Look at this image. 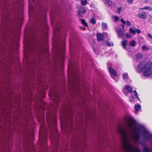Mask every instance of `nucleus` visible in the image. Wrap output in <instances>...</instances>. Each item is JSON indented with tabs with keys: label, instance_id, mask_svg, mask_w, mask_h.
<instances>
[{
	"label": "nucleus",
	"instance_id": "nucleus-23",
	"mask_svg": "<svg viewBox=\"0 0 152 152\" xmlns=\"http://www.w3.org/2000/svg\"><path fill=\"white\" fill-rule=\"evenodd\" d=\"M135 42L134 40L132 41L130 43L129 45L130 46H134L135 45Z\"/></svg>",
	"mask_w": 152,
	"mask_h": 152
},
{
	"label": "nucleus",
	"instance_id": "nucleus-27",
	"mask_svg": "<svg viewBox=\"0 0 152 152\" xmlns=\"http://www.w3.org/2000/svg\"><path fill=\"white\" fill-rule=\"evenodd\" d=\"M107 45L109 46H113V42L110 43L109 41H107L106 42Z\"/></svg>",
	"mask_w": 152,
	"mask_h": 152
},
{
	"label": "nucleus",
	"instance_id": "nucleus-20",
	"mask_svg": "<svg viewBox=\"0 0 152 152\" xmlns=\"http://www.w3.org/2000/svg\"><path fill=\"white\" fill-rule=\"evenodd\" d=\"M102 28L103 29H106L107 28V25L106 23L103 22L102 23Z\"/></svg>",
	"mask_w": 152,
	"mask_h": 152
},
{
	"label": "nucleus",
	"instance_id": "nucleus-8",
	"mask_svg": "<svg viewBox=\"0 0 152 152\" xmlns=\"http://www.w3.org/2000/svg\"><path fill=\"white\" fill-rule=\"evenodd\" d=\"M117 32L119 37H123L124 35V31L121 29H119L117 31Z\"/></svg>",
	"mask_w": 152,
	"mask_h": 152
},
{
	"label": "nucleus",
	"instance_id": "nucleus-25",
	"mask_svg": "<svg viewBox=\"0 0 152 152\" xmlns=\"http://www.w3.org/2000/svg\"><path fill=\"white\" fill-rule=\"evenodd\" d=\"M122 9V7H118L117 9V12L119 14H120L121 13V11Z\"/></svg>",
	"mask_w": 152,
	"mask_h": 152
},
{
	"label": "nucleus",
	"instance_id": "nucleus-9",
	"mask_svg": "<svg viewBox=\"0 0 152 152\" xmlns=\"http://www.w3.org/2000/svg\"><path fill=\"white\" fill-rule=\"evenodd\" d=\"M140 143L142 146L143 147V152H149V151L151 149L148 148L146 145L142 142H140Z\"/></svg>",
	"mask_w": 152,
	"mask_h": 152
},
{
	"label": "nucleus",
	"instance_id": "nucleus-10",
	"mask_svg": "<svg viewBox=\"0 0 152 152\" xmlns=\"http://www.w3.org/2000/svg\"><path fill=\"white\" fill-rule=\"evenodd\" d=\"M109 72L110 74L113 75L114 77H115L117 74L116 72L111 67L109 68Z\"/></svg>",
	"mask_w": 152,
	"mask_h": 152
},
{
	"label": "nucleus",
	"instance_id": "nucleus-12",
	"mask_svg": "<svg viewBox=\"0 0 152 152\" xmlns=\"http://www.w3.org/2000/svg\"><path fill=\"white\" fill-rule=\"evenodd\" d=\"M146 13L145 11H143L139 15V17L141 19H143L144 20L146 18Z\"/></svg>",
	"mask_w": 152,
	"mask_h": 152
},
{
	"label": "nucleus",
	"instance_id": "nucleus-32",
	"mask_svg": "<svg viewBox=\"0 0 152 152\" xmlns=\"http://www.w3.org/2000/svg\"><path fill=\"white\" fill-rule=\"evenodd\" d=\"M114 18H115V20L116 21H117L119 19V18L117 16H115L114 17Z\"/></svg>",
	"mask_w": 152,
	"mask_h": 152
},
{
	"label": "nucleus",
	"instance_id": "nucleus-21",
	"mask_svg": "<svg viewBox=\"0 0 152 152\" xmlns=\"http://www.w3.org/2000/svg\"><path fill=\"white\" fill-rule=\"evenodd\" d=\"M136 57L137 59H139L142 58V55L140 53H138L136 55Z\"/></svg>",
	"mask_w": 152,
	"mask_h": 152
},
{
	"label": "nucleus",
	"instance_id": "nucleus-17",
	"mask_svg": "<svg viewBox=\"0 0 152 152\" xmlns=\"http://www.w3.org/2000/svg\"><path fill=\"white\" fill-rule=\"evenodd\" d=\"M90 22L92 24H95L96 23L95 18L94 17H92L90 20Z\"/></svg>",
	"mask_w": 152,
	"mask_h": 152
},
{
	"label": "nucleus",
	"instance_id": "nucleus-6",
	"mask_svg": "<svg viewBox=\"0 0 152 152\" xmlns=\"http://www.w3.org/2000/svg\"><path fill=\"white\" fill-rule=\"evenodd\" d=\"M152 69L150 67H147L143 72V75L145 77L150 76L152 73Z\"/></svg>",
	"mask_w": 152,
	"mask_h": 152
},
{
	"label": "nucleus",
	"instance_id": "nucleus-11",
	"mask_svg": "<svg viewBox=\"0 0 152 152\" xmlns=\"http://www.w3.org/2000/svg\"><path fill=\"white\" fill-rule=\"evenodd\" d=\"M97 40L99 41H102L104 39V36L101 34L98 33L97 34Z\"/></svg>",
	"mask_w": 152,
	"mask_h": 152
},
{
	"label": "nucleus",
	"instance_id": "nucleus-36",
	"mask_svg": "<svg viewBox=\"0 0 152 152\" xmlns=\"http://www.w3.org/2000/svg\"><path fill=\"white\" fill-rule=\"evenodd\" d=\"M148 36L151 39H152V36L150 34H148Z\"/></svg>",
	"mask_w": 152,
	"mask_h": 152
},
{
	"label": "nucleus",
	"instance_id": "nucleus-33",
	"mask_svg": "<svg viewBox=\"0 0 152 152\" xmlns=\"http://www.w3.org/2000/svg\"><path fill=\"white\" fill-rule=\"evenodd\" d=\"M121 22H122V23L124 24H125L126 23V22L125 21L123 18H121Z\"/></svg>",
	"mask_w": 152,
	"mask_h": 152
},
{
	"label": "nucleus",
	"instance_id": "nucleus-15",
	"mask_svg": "<svg viewBox=\"0 0 152 152\" xmlns=\"http://www.w3.org/2000/svg\"><path fill=\"white\" fill-rule=\"evenodd\" d=\"M125 88L126 90H127L128 92L132 93L133 92V90L131 86H125Z\"/></svg>",
	"mask_w": 152,
	"mask_h": 152
},
{
	"label": "nucleus",
	"instance_id": "nucleus-2",
	"mask_svg": "<svg viewBox=\"0 0 152 152\" xmlns=\"http://www.w3.org/2000/svg\"><path fill=\"white\" fill-rule=\"evenodd\" d=\"M127 126L130 129H133L134 130L136 129L137 132L136 133L134 136V140L137 142L139 141L140 138V134L141 133H143L142 135L143 137V135L145 134V132H142V129H144L148 132H150L148 131L143 125L139 124H137L134 121H131L128 122L127 123Z\"/></svg>",
	"mask_w": 152,
	"mask_h": 152
},
{
	"label": "nucleus",
	"instance_id": "nucleus-22",
	"mask_svg": "<svg viewBox=\"0 0 152 152\" xmlns=\"http://www.w3.org/2000/svg\"><path fill=\"white\" fill-rule=\"evenodd\" d=\"M141 107L140 105H137L135 106V109L137 111H139L141 110Z\"/></svg>",
	"mask_w": 152,
	"mask_h": 152
},
{
	"label": "nucleus",
	"instance_id": "nucleus-7",
	"mask_svg": "<svg viewBox=\"0 0 152 152\" xmlns=\"http://www.w3.org/2000/svg\"><path fill=\"white\" fill-rule=\"evenodd\" d=\"M48 120V123H49V124L51 126H55L56 125V121L55 117H54L53 118L51 117Z\"/></svg>",
	"mask_w": 152,
	"mask_h": 152
},
{
	"label": "nucleus",
	"instance_id": "nucleus-19",
	"mask_svg": "<svg viewBox=\"0 0 152 152\" xmlns=\"http://www.w3.org/2000/svg\"><path fill=\"white\" fill-rule=\"evenodd\" d=\"M129 32L131 34H136V30H133L132 28H131L129 29Z\"/></svg>",
	"mask_w": 152,
	"mask_h": 152
},
{
	"label": "nucleus",
	"instance_id": "nucleus-37",
	"mask_svg": "<svg viewBox=\"0 0 152 152\" xmlns=\"http://www.w3.org/2000/svg\"><path fill=\"white\" fill-rule=\"evenodd\" d=\"M134 92L135 94V95L137 96V91L135 90L134 91Z\"/></svg>",
	"mask_w": 152,
	"mask_h": 152
},
{
	"label": "nucleus",
	"instance_id": "nucleus-30",
	"mask_svg": "<svg viewBox=\"0 0 152 152\" xmlns=\"http://www.w3.org/2000/svg\"><path fill=\"white\" fill-rule=\"evenodd\" d=\"M133 0H127V1L129 4H131L133 3Z\"/></svg>",
	"mask_w": 152,
	"mask_h": 152
},
{
	"label": "nucleus",
	"instance_id": "nucleus-3",
	"mask_svg": "<svg viewBox=\"0 0 152 152\" xmlns=\"http://www.w3.org/2000/svg\"><path fill=\"white\" fill-rule=\"evenodd\" d=\"M149 64L145 61H143L140 63L137 67V72L138 73L142 72Z\"/></svg>",
	"mask_w": 152,
	"mask_h": 152
},
{
	"label": "nucleus",
	"instance_id": "nucleus-16",
	"mask_svg": "<svg viewBox=\"0 0 152 152\" xmlns=\"http://www.w3.org/2000/svg\"><path fill=\"white\" fill-rule=\"evenodd\" d=\"M127 43V41L126 40H123L122 42V45L124 48H126Z\"/></svg>",
	"mask_w": 152,
	"mask_h": 152
},
{
	"label": "nucleus",
	"instance_id": "nucleus-35",
	"mask_svg": "<svg viewBox=\"0 0 152 152\" xmlns=\"http://www.w3.org/2000/svg\"><path fill=\"white\" fill-rule=\"evenodd\" d=\"M44 140H43L42 141V142H44L45 144H46L47 143V141H46V137H45L44 138Z\"/></svg>",
	"mask_w": 152,
	"mask_h": 152
},
{
	"label": "nucleus",
	"instance_id": "nucleus-1",
	"mask_svg": "<svg viewBox=\"0 0 152 152\" xmlns=\"http://www.w3.org/2000/svg\"><path fill=\"white\" fill-rule=\"evenodd\" d=\"M119 132L123 142V149L125 152H141L139 149L134 148L131 145L128 138V134L125 131L120 129Z\"/></svg>",
	"mask_w": 152,
	"mask_h": 152
},
{
	"label": "nucleus",
	"instance_id": "nucleus-26",
	"mask_svg": "<svg viewBox=\"0 0 152 152\" xmlns=\"http://www.w3.org/2000/svg\"><path fill=\"white\" fill-rule=\"evenodd\" d=\"M145 10H149L151 11L152 10V8L149 6H145L144 7Z\"/></svg>",
	"mask_w": 152,
	"mask_h": 152
},
{
	"label": "nucleus",
	"instance_id": "nucleus-41",
	"mask_svg": "<svg viewBox=\"0 0 152 152\" xmlns=\"http://www.w3.org/2000/svg\"><path fill=\"white\" fill-rule=\"evenodd\" d=\"M126 36L127 37H128L129 34L128 33H127L126 34Z\"/></svg>",
	"mask_w": 152,
	"mask_h": 152
},
{
	"label": "nucleus",
	"instance_id": "nucleus-14",
	"mask_svg": "<svg viewBox=\"0 0 152 152\" xmlns=\"http://www.w3.org/2000/svg\"><path fill=\"white\" fill-rule=\"evenodd\" d=\"M113 3H114L109 0H106L105 1V4L107 5V6L109 7H110Z\"/></svg>",
	"mask_w": 152,
	"mask_h": 152
},
{
	"label": "nucleus",
	"instance_id": "nucleus-39",
	"mask_svg": "<svg viewBox=\"0 0 152 152\" xmlns=\"http://www.w3.org/2000/svg\"><path fill=\"white\" fill-rule=\"evenodd\" d=\"M121 26L123 28H124V25H121Z\"/></svg>",
	"mask_w": 152,
	"mask_h": 152
},
{
	"label": "nucleus",
	"instance_id": "nucleus-24",
	"mask_svg": "<svg viewBox=\"0 0 152 152\" xmlns=\"http://www.w3.org/2000/svg\"><path fill=\"white\" fill-rule=\"evenodd\" d=\"M87 0H84L81 1V4L82 5L84 6L87 4Z\"/></svg>",
	"mask_w": 152,
	"mask_h": 152
},
{
	"label": "nucleus",
	"instance_id": "nucleus-38",
	"mask_svg": "<svg viewBox=\"0 0 152 152\" xmlns=\"http://www.w3.org/2000/svg\"><path fill=\"white\" fill-rule=\"evenodd\" d=\"M139 9L140 10H145L144 7H143V8H140Z\"/></svg>",
	"mask_w": 152,
	"mask_h": 152
},
{
	"label": "nucleus",
	"instance_id": "nucleus-42",
	"mask_svg": "<svg viewBox=\"0 0 152 152\" xmlns=\"http://www.w3.org/2000/svg\"><path fill=\"white\" fill-rule=\"evenodd\" d=\"M80 15V16H81L82 17H83V16L82 15H81V14H80V15Z\"/></svg>",
	"mask_w": 152,
	"mask_h": 152
},
{
	"label": "nucleus",
	"instance_id": "nucleus-4",
	"mask_svg": "<svg viewBox=\"0 0 152 152\" xmlns=\"http://www.w3.org/2000/svg\"><path fill=\"white\" fill-rule=\"evenodd\" d=\"M59 43L57 45L58 47L57 48V49L59 53L61 52L62 50L63 52L64 51L65 49V40L64 39L63 40L60 39L59 40Z\"/></svg>",
	"mask_w": 152,
	"mask_h": 152
},
{
	"label": "nucleus",
	"instance_id": "nucleus-28",
	"mask_svg": "<svg viewBox=\"0 0 152 152\" xmlns=\"http://www.w3.org/2000/svg\"><path fill=\"white\" fill-rule=\"evenodd\" d=\"M123 77L124 79H127L128 77V75L127 73L124 74L123 75Z\"/></svg>",
	"mask_w": 152,
	"mask_h": 152
},
{
	"label": "nucleus",
	"instance_id": "nucleus-34",
	"mask_svg": "<svg viewBox=\"0 0 152 152\" xmlns=\"http://www.w3.org/2000/svg\"><path fill=\"white\" fill-rule=\"evenodd\" d=\"M126 25L128 26H129L131 25L130 22L129 21H126Z\"/></svg>",
	"mask_w": 152,
	"mask_h": 152
},
{
	"label": "nucleus",
	"instance_id": "nucleus-31",
	"mask_svg": "<svg viewBox=\"0 0 152 152\" xmlns=\"http://www.w3.org/2000/svg\"><path fill=\"white\" fill-rule=\"evenodd\" d=\"M135 28L136 30V32H137V33L139 34L141 33V31L140 29L136 28Z\"/></svg>",
	"mask_w": 152,
	"mask_h": 152
},
{
	"label": "nucleus",
	"instance_id": "nucleus-29",
	"mask_svg": "<svg viewBox=\"0 0 152 152\" xmlns=\"http://www.w3.org/2000/svg\"><path fill=\"white\" fill-rule=\"evenodd\" d=\"M142 49L143 50H144L145 49H146L147 50H148V48L145 45H143L142 47Z\"/></svg>",
	"mask_w": 152,
	"mask_h": 152
},
{
	"label": "nucleus",
	"instance_id": "nucleus-13",
	"mask_svg": "<svg viewBox=\"0 0 152 152\" xmlns=\"http://www.w3.org/2000/svg\"><path fill=\"white\" fill-rule=\"evenodd\" d=\"M86 12V9L84 7H80L77 11V13L79 15H80L81 13L84 14Z\"/></svg>",
	"mask_w": 152,
	"mask_h": 152
},
{
	"label": "nucleus",
	"instance_id": "nucleus-5",
	"mask_svg": "<svg viewBox=\"0 0 152 152\" xmlns=\"http://www.w3.org/2000/svg\"><path fill=\"white\" fill-rule=\"evenodd\" d=\"M142 132H145V134L143 135V137L145 140H148L152 142V134L150 132H148L144 129H142ZM151 149L152 150V148Z\"/></svg>",
	"mask_w": 152,
	"mask_h": 152
},
{
	"label": "nucleus",
	"instance_id": "nucleus-40",
	"mask_svg": "<svg viewBox=\"0 0 152 152\" xmlns=\"http://www.w3.org/2000/svg\"><path fill=\"white\" fill-rule=\"evenodd\" d=\"M137 98L139 99L140 100L139 97L138 96V95H137V96H135Z\"/></svg>",
	"mask_w": 152,
	"mask_h": 152
},
{
	"label": "nucleus",
	"instance_id": "nucleus-18",
	"mask_svg": "<svg viewBox=\"0 0 152 152\" xmlns=\"http://www.w3.org/2000/svg\"><path fill=\"white\" fill-rule=\"evenodd\" d=\"M81 23L83 25L86 27H88V26L87 23L86 22L85 20L84 19H82L80 20Z\"/></svg>",
	"mask_w": 152,
	"mask_h": 152
}]
</instances>
